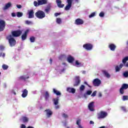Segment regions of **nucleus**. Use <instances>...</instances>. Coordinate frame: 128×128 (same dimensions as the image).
I'll return each mask as SVG.
<instances>
[{
	"label": "nucleus",
	"instance_id": "5fc2aeb1",
	"mask_svg": "<svg viewBox=\"0 0 128 128\" xmlns=\"http://www.w3.org/2000/svg\"><path fill=\"white\" fill-rule=\"evenodd\" d=\"M60 13H58V12H56V13H55V14H54L55 16H60Z\"/></svg>",
	"mask_w": 128,
	"mask_h": 128
},
{
	"label": "nucleus",
	"instance_id": "f704fd0d",
	"mask_svg": "<svg viewBox=\"0 0 128 128\" xmlns=\"http://www.w3.org/2000/svg\"><path fill=\"white\" fill-rule=\"evenodd\" d=\"M24 14L22 12H17L16 16L18 18H22V16H23Z\"/></svg>",
	"mask_w": 128,
	"mask_h": 128
},
{
	"label": "nucleus",
	"instance_id": "1a4fd4ad",
	"mask_svg": "<svg viewBox=\"0 0 128 128\" xmlns=\"http://www.w3.org/2000/svg\"><path fill=\"white\" fill-rule=\"evenodd\" d=\"M28 32H30V29H27L25 30L24 34H23L21 36L22 40H26Z\"/></svg>",
	"mask_w": 128,
	"mask_h": 128
},
{
	"label": "nucleus",
	"instance_id": "9d476101",
	"mask_svg": "<svg viewBox=\"0 0 128 128\" xmlns=\"http://www.w3.org/2000/svg\"><path fill=\"white\" fill-rule=\"evenodd\" d=\"M74 0H67L68 4L65 7V10H68L72 8V4Z\"/></svg>",
	"mask_w": 128,
	"mask_h": 128
},
{
	"label": "nucleus",
	"instance_id": "a18cd8bd",
	"mask_svg": "<svg viewBox=\"0 0 128 128\" xmlns=\"http://www.w3.org/2000/svg\"><path fill=\"white\" fill-rule=\"evenodd\" d=\"M96 96V91H94L91 95V96Z\"/></svg>",
	"mask_w": 128,
	"mask_h": 128
},
{
	"label": "nucleus",
	"instance_id": "37998d69",
	"mask_svg": "<svg viewBox=\"0 0 128 128\" xmlns=\"http://www.w3.org/2000/svg\"><path fill=\"white\" fill-rule=\"evenodd\" d=\"M99 16L100 18H102V17L104 16V12H100L99 14Z\"/></svg>",
	"mask_w": 128,
	"mask_h": 128
},
{
	"label": "nucleus",
	"instance_id": "ddd939ff",
	"mask_svg": "<svg viewBox=\"0 0 128 128\" xmlns=\"http://www.w3.org/2000/svg\"><path fill=\"white\" fill-rule=\"evenodd\" d=\"M80 84V76H76L75 77V84H74V86H78Z\"/></svg>",
	"mask_w": 128,
	"mask_h": 128
},
{
	"label": "nucleus",
	"instance_id": "473e14b6",
	"mask_svg": "<svg viewBox=\"0 0 128 128\" xmlns=\"http://www.w3.org/2000/svg\"><path fill=\"white\" fill-rule=\"evenodd\" d=\"M86 88V86L84 85H81L80 86V92H84Z\"/></svg>",
	"mask_w": 128,
	"mask_h": 128
},
{
	"label": "nucleus",
	"instance_id": "a211bd4d",
	"mask_svg": "<svg viewBox=\"0 0 128 128\" xmlns=\"http://www.w3.org/2000/svg\"><path fill=\"white\" fill-rule=\"evenodd\" d=\"M108 48H110V50H112V52H114L116 48V46L114 44H109Z\"/></svg>",
	"mask_w": 128,
	"mask_h": 128
},
{
	"label": "nucleus",
	"instance_id": "423d86ee",
	"mask_svg": "<svg viewBox=\"0 0 128 128\" xmlns=\"http://www.w3.org/2000/svg\"><path fill=\"white\" fill-rule=\"evenodd\" d=\"M83 48L86 50H92L94 46L92 44H86L83 45Z\"/></svg>",
	"mask_w": 128,
	"mask_h": 128
},
{
	"label": "nucleus",
	"instance_id": "a878e982",
	"mask_svg": "<svg viewBox=\"0 0 128 128\" xmlns=\"http://www.w3.org/2000/svg\"><path fill=\"white\" fill-rule=\"evenodd\" d=\"M52 8V5L50 4H48L46 8L44 10V11L46 12H50V8Z\"/></svg>",
	"mask_w": 128,
	"mask_h": 128
},
{
	"label": "nucleus",
	"instance_id": "864d4df0",
	"mask_svg": "<svg viewBox=\"0 0 128 128\" xmlns=\"http://www.w3.org/2000/svg\"><path fill=\"white\" fill-rule=\"evenodd\" d=\"M12 16L13 18H14L15 16H16V13L12 12Z\"/></svg>",
	"mask_w": 128,
	"mask_h": 128
},
{
	"label": "nucleus",
	"instance_id": "e433bc0d",
	"mask_svg": "<svg viewBox=\"0 0 128 128\" xmlns=\"http://www.w3.org/2000/svg\"><path fill=\"white\" fill-rule=\"evenodd\" d=\"M2 68L3 70H7L8 68V66L6 64H4L2 66Z\"/></svg>",
	"mask_w": 128,
	"mask_h": 128
},
{
	"label": "nucleus",
	"instance_id": "0eeeda50",
	"mask_svg": "<svg viewBox=\"0 0 128 128\" xmlns=\"http://www.w3.org/2000/svg\"><path fill=\"white\" fill-rule=\"evenodd\" d=\"M6 28V21L0 20V32H4Z\"/></svg>",
	"mask_w": 128,
	"mask_h": 128
},
{
	"label": "nucleus",
	"instance_id": "f8f14e48",
	"mask_svg": "<svg viewBox=\"0 0 128 128\" xmlns=\"http://www.w3.org/2000/svg\"><path fill=\"white\" fill-rule=\"evenodd\" d=\"M58 97H57L56 98L53 99V102H54V104L55 106V108L56 110H58L60 108V106L58 105Z\"/></svg>",
	"mask_w": 128,
	"mask_h": 128
},
{
	"label": "nucleus",
	"instance_id": "052dcab7",
	"mask_svg": "<svg viewBox=\"0 0 128 128\" xmlns=\"http://www.w3.org/2000/svg\"><path fill=\"white\" fill-rule=\"evenodd\" d=\"M50 64H52V58H50Z\"/></svg>",
	"mask_w": 128,
	"mask_h": 128
},
{
	"label": "nucleus",
	"instance_id": "20e7f679",
	"mask_svg": "<svg viewBox=\"0 0 128 128\" xmlns=\"http://www.w3.org/2000/svg\"><path fill=\"white\" fill-rule=\"evenodd\" d=\"M11 34H12V37L18 38V36H20V35L22 34V32L20 30H17L12 31Z\"/></svg>",
	"mask_w": 128,
	"mask_h": 128
},
{
	"label": "nucleus",
	"instance_id": "4be33fe9",
	"mask_svg": "<svg viewBox=\"0 0 128 128\" xmlns=\"http://www.w3.org/2000/svg\"><path fill=\"white\" fill-rule=\"evenodd\" d=\"M67 92L72 94H76V89L74 88H68L66 89Z\"/></svg>",
	"mask_w": 128,
	"mask_h": 128
},
{
	"label": "nucleus",
	"instance_id": "bf43d9fd",
	"mask_svg": "<svg viewBox=\"0 0 128 128\" xmlns=\"http://www.w3.org/2000/svg\"><path fill=\"white\" fill-rule=\"evenodd\" d=\"M90 124H94V121L90 120Z\"/></svg>",
	"mask_w": 128,
	"mask_h": 128
},
{
	"label": "nucleus",
	"instance_id": "4468645a",
	"mask_svg": "<svg viewBox=\"0 0 128 128\" xmlns=\"http://www.w3.org/2000/svg\"><path fill=\"white\" fill-rule=\"evenodd\" d=\"M94 102H90L88 106V108L90 110V112H94Z\"/></svg>",
	"mask_w": 128,
	"mask_h": 128
},
{
	"label": "nucleus",
	"instance_id": "49530a36",
	"mask_svg": "<svg viewBox=\"0 0 128 128\" xmlns=\"http://www.w3.org/2000/svg\"><path fill=\"white\" fill-rule=\"evenodd\" d=\"M121 110H123V112H126V107H124V106H122Z\"/></svg>",
	"mask_w": 128,
	"mask_h": 128
},
{
	"label": "nucleus",
	"instance_id": "bb28decb",
	"mask_svg": "<svg viewBox=\"0 0 128 128\" xmlns=\"http://www.w3.org/2000/svg\"><path fill=\"white\" fill-rule=\"evenodd\" d=\"M53 92L56 94V96H60L62 93L58 91V90H56L55 88H53Z\"/></svg>",
	"mask_w": 128,
	"mask_h": 128
},
{
	"label": "nucleus",
	"instance_id": "9b49d317",
	"mask_svg": "<svg viewBox=\"0 0 128 128\" xmlns=\"http://www.w3.org/2000/svg\"><path fill=\"white\" fill-rule=\"evenodd\" d=\"M84 22L81 18H78L76 20L74 24L77 26H82V24H84Z\"/></svg>",
	"mask_w": 128,
	"mask_h": 128
},
{
	"label": "nucleus",
	"instance_id": "39448f33",
	"mask_svg": "<svg viewBox=\"0 0 128 128\" xmlns=\"http://www.w3.org/2000/svg\"><path fill=\"white\" fill-rule=\"evenodd\" d=\"M128 84H123L120 89V94H124V90H128Z\"/></svg>",
	"mask_w": 128,
	"mask_h": 128
},
{
	"label": "nucleus",
	"instance_id": "69168bd1",
	"mask_svg": "<svg viewBox=\"0 0 128 128\" xmlns=\"http://www.w3.org/2000/svg\"><path fill=\"white\" fill-rule=\"evenodd\" d=\"M2 52H0V57H2Z\"/></svg>",
	"mask_w": 128,
	"mask_h": 128
},
{
	"label": "nucleus",
	"instance_id": "e2e57ef3",
	"mask_svg": "<svg viewBox=\"0 0 128 128\" xmlns=\"http://www.w3.org/2000/svg\"><path fill=\"white\" fill-rule=\"evenodd\" d=\"M78 128H84V127H82V125H79Z\"/></svg>",
	"mask_w": 128,
	"mask_h": 128
},
{
	"label": "nucleus",
	"instance_id": "b1692460",
	"mask_svg": "<svg viewBox=\"0 0 128 128\" xmlns=\"http://www.w3.org/2000/svg\"><path fill=\"white\" fill-rule=\"evenodd\" d=\"M28 90H26V89H24L22 91V98H26V96H28Z\"/></svg>",
	"mask_w": 128,
	"mask_h": 128
},
{
	"label": "nucleus",
	"instance_id": "72a5a7b5",
	"mask_svg": "<svg viewBox=\"0 0 128 128\" xmlns=\"http://www.w3.org/2000/svg\"><path fill=\"white\" fill-rule=\"evenodd\" d=\"M128 60V56L125 57L122 60V62H123L124 64H126V61Z\"/></svg>",
	"mask_w": 128,
	"mask_h": 128
},
{
	"label": "nucleus",
	"instance_id": "4c0bfd02",
	"mask_svg": "<svg viewBox=\"0 0 128 128\" xmlns=\"http://www.w3.org/2000/svg\"><path fill=\"white\" fill-rule=\"evenodd\" d=\"M123 76L124 78H128V71H126V72H124L123 74Z\"/></svg>",
	"mask_w": 128,
	"mask_h": 128
},
{
	"label": "nucleus",
	"instance_id": "8fccbe9b",
	"mask_svg": "<svg viewBox=\"0 0 128 128\" xmlns=\"http://www.w3.org/2000/svg\"><path fill=\"white\" fill-rule=\"evenodd\" d=\"M25 23L26 24H32V22L29 20H26L25 22Z\"/></svg>",
	"mask_w": 128,
	"mask_h": 128
},
{
	"label": "nucleus",
	"instance_id": "3c124183",
	"mask_svg": "<svg viewBox=\"0 0 128 128\" xmlns=\"http://www.w3.org/2000/svg\"><path fill=\"white\" fill-rule=\"evenodd\" d=\"M0 50H4V46L2 45L0 46Z\"/></svg>",
	"mask_w": 128,
	"mask_h": 128
},
{
	"label": "nucleus",
	"instance_id": "c03bdc74",
	"mask_svg": "<svg viewBox=\"0 0 128 128\" xmlns=\"http://www.w3.org/2000/svg\"><path fill=\"white\" fill-rule=\"evenodd\" d=\"M92 90H88L86 92V94H88V96H90V94H92Z\"/></svg>",
	"mask_w": 128,
	"mask_h": 128
},
{
	"label": "nucleus",
	"instance_id": "09e8293b",
	"mask_svg": "<svg viewBox=\"0 0 128 128\" xmlns=\"http://www.w3.org/2000/svg\"><path fill=\"white\" fill-rule=\"evenodd\" d=\"M62 116H63V118H68V114L64 113L62 114Z\"/></svg>",
	"mask_w": 128,
	"mask_h": 128
},
{
	"label": "nucleus",
	"instance_id": "6e6552de",
	"mask_svg": "<svg viewBox=\"0 0 128 128\" xmlns=\"http://www.w3.org/2000/svg\"><path fill=\"white\" fill-rule=\"evenodd\" d=\"M92 84L94 86H100V84H102V81L98 78H96L94 80Z\"/></svg>",
	"mask_w": 128,
	"mask_h": 128
},
{
	"label": "nucleus",
	"instance_id": "13d9d810",
	"mask_svg": "<svg viewBox=\"0 0 128 128\" xmlns=\"http://www.w3.org/2000/svg\"><path fill=\"white\" fill-rule=\"evenodd\" d=\"M102 93L100 92L98 94V96L99 98H102Z\"/></svg>",
	"mask_w": 128,
	"mask_h": 128
},
{
	"label": "nucleus",
	"instance_id": "c9c22d12",
	"mask_svg": "<svg viewBox=\"0 0 128 128\" xmlns=\"http://www.w3.org/2000/svg\"><path fill=\"white\" fill-rule=\"evenodd\" d=\"M56 22L58 24H62V19L60 18H57L56 19Z\"/></svg>",
	"mask_w": 128,
	"mask_h": 128
},
{
	"label": "nucleus",
	"instance_id": "412c9836",
	"mask_svg": "<svg viewBox=\"0 0 128 128\" xmlns=\"http://www.w3.org/2000/svg\"><path fill=\"white\" fill-rule=\"evenodd\" d=\"M122 66H124V64H120V66H117L115 67L116 72H120L121 68H122Z\"/></svg>",
	"mask_w": 128,
	"mask_h": 128
},
{
	"label": "nucleus",
	"instance_id": "79ce46f5",
	"mask_svg": "<svg viewBox=\"0 0 128 128\" xmlns=\"http://www.w3.org/2000/svg\"><path fill=\"white\" fill-rule=\"evenodd\" d=\"M80 122H81L80 120H76V124L77 126H80Z\"/></svg>",
	"mask_w": 128,
	"mask_h": 128
},
{
	"label": "nucleus",
	"instance_id": "393cba45",
	"mask_svg": "<svg viewBox=\"0 0 128 128\" xmlns=\"http://www.w3.org/2000/svg\"><path fill=\"white\" fill-rule=\"evenodd\" d=\"M102 72L104 74L105 76L108 78H110V74H108L106 70H103Z\"/></svg>",
	"mask_w": 128,
	"mask_h": 128
},
{
	"label": "nucleus",
	"instance_id": "7c9ffc66",
	"mask_svg": "<svg viewBox=\"0 0 128 128\" xmlns=\"http://www.w3.org/2000/svg\"><path fill=\"white\" fill-rule=\"evenodd\" d=\"M76 66L77 68H80V66H82V63L78 62V60H76L75 62Z\"/></svg>",
	"mask_w": 128,
	"mask_h": 128
},
{
	"label": "nucleus",
	"instance_id": "680f3d73",
	"mask_svg": "<svg viewBox=\"0 0 128 128\" xmlns=\"http://www.w3.org/2000/svg\"><path fill=\"white\" fill-rule=\"evenodd\" d=\"M2 56L3 58H4V56H6V54H5L4 53H3V54H2Z\"/></svg>",
	"mask_w": 128,
	"mask_h": 128
},
{
	"label": "nucleus",
	"instance_id": "2f4dec72",
	"mask_svg": "<svg viewBox=\"0 0 128 128\" xmlns=\"http://www.w3.org/2000/svg\"><path fill=\"white\" fill-rule=\"evenodd\" d=\"M30 42H36V38L34 36H32L30 38Z\"/></svg>",
	"mask_w": 128,
	"mask_h": 128
},
{
	"label": "nucleus",
	"instance_id": "aec40b11",
	"mask_svg": "<svg viewBox=\"0 0 128 128\" xmlns=\"http://www.w3.org/2000/svg\"><path fill=\"white\" fill-rule=\"evenodd\" d=\"M39 6H42V4H48V0H38Z\"/></svg>",
	"mask_w": 128,
	"mask_h": 128
},
{
	"label": "nucleus",
	"instance_id": "5701e85b",
	"mask_svg": "<svg viewBox=\"0 0 128 128\" xmlns=\"http://www.w3.org/2000/svg\"><path fill=\"white\" fill-rule=\"evenodd\" d=\"M12 6V3L10 2H9L6 4L5 6L3 8V10H8V8H10Z\"/></svg>",
	"mask_w": 128,
	"mask_h": 128
},
{
	"label": "nucleus",
	"instance_id": "2eb2a0df",
	"mask_svg": "<svg viewBox=\"0 0 128 128\" xmlns=\"http://www.w3.org/2000/svg\"><path fill=\"white\" fill-rule=\"evenodd\" d=\"M44 112L46 113V115L48 118H50L52 115V112L50 109H47L44 110Z\"/></svg>",
	"mask_w": 128,
	"mask_h": 128
},
{
	"label": "nucleus",
	"instance_id": "ea45409f",
	"mask_svg": "<svg viewBox=\"0 0 128 128\" xmlns=\"http://www.w3.org/2000/svg\"><path fill=\"white\" fill-rule=\"evenodd\" d=\"M122 100H128V96H124L122 98Z\"/></svg>",
	"mask_w": 128,
	"mask_h": 128
},
{
	"label": "nucleus",
	"instance_id": "6ab92c4d",
	"mask_svg": "<svg viewBox=\"0 0 128 128\" xmlns=\"http://www.w3.org/2000/svg\"><path fill=\"white\" fill-rule=\"evenodd\" d=\"M34 10H31L28 12V18H34Z\"/></svg>",
	"mask_w": 128,
	"mask_h": 128
},
{
	"label": "nucleus",
	"instance_id": "774afa93",
	"mask_svg": "<svg viewBox=\"0 0 128 128\" xmlns=\"http://www.w3.org/2000/svg\"><path fill=\"white\" fill-rule=\"evenodd\" d=\"M14 94H15V95L16 94V92H14Z\"/></svg>",
	"mask_w": 128,
	"mask_h": 128
},
{
	"label": "nucleus",
	"instance_id": "0e129e2a",
	"mask_svg": "<svg viewBox=\"0 0 128 128\" xmlns=\"http://www.w3.org/2000/svg\"><path fill=\"white\" fill-rule=\"evenodd\" d=\"M86 71H82V74H86Z\"/></svg>",
	"mask_w": 128,
	"mask_h": 128
},
{
	"label": "nucleus",
	"instance_id": "338daca9",
	"mask_svg": "<svg viewBox=\"0 0 128 128\" xmlns=\"http://www.w3.org/2000/svg\"><path fill=\"white\" fill-rule=\"evenodd\" d=\"M126 44H127V46H128V40L126 42Z\"/></svg>",
	"mask_w": 128,
	"mask_h": 128
},
{
	"label": "nucleus",
	"instance_id": "cd10ccee",
	"mask_svg": "<svg viewBox=\"0 0 128 128\" xmlns=\"http://www.w3.org/2000/svg\"><path fill=\"white\" fill-rule=\"evenodd\" d=\"M48 98H50V94L48 91H46L44 95V98L46 100H48Z\"/></svg>",
	"mask_w": 128,
	"mask_h": 128
},
{
	"label": "nucleus",
	"instance_id": "603ef678",
	"mask_svg": "<svg viewBox=\"0 0 128 128\" xmlns=\"http://www.w3.org/2000/svg\"><path fill=\"white\" fill-rule=\"evenodd\" d=\"M84 84H86V86H88V88H92V86H90L88 82H84Z\"/></svg>",
	"mask_w": 128,
	"mask_h": 128
},
{
	"label": "nucleus",
	"instance_id": "f257e3e1",
	"mask_svg": "<svg viewBox=\"0 0 128 128\" xmlns=\"http://www.w3.org/2000/svg\"><path fill=\"white\" fill-rule=\"evenodd\" d=\"M6 40H8L10 46L12 47L16 46V40L14 38L12 37V34H10L6 36Z\"/></svg>",
	"mask_w": 128,
	"mask_h": 128
},
{
	"label": "nucleus",
	"instance_id": "58836bf2",
	"mask_svg": "<svg viewBox=\"0 0 128 128\" xmlns=\"http://www.w3.org/2000/svg\"><path fill=\"white\" fill-rule=\"evenodd\" d=\"M96 16V12H93L90 15H89V18H94V16Z\"/></svg>",
	"mask_w": 128,
	"mask_h": 128
},
{
	"label": "nucleus",
	"instance_id": "6e6d98bb",
	"mask_svg": "<svg viewBox=\"0 0 128 128\" xmlns=\"http://www.w3.org/2000/svg\"><path fill=\"white\" fill-rule=\"evenodd\" d=\"M18 8H22V5H16Z\"/></svg>",
	"mask_w": 128,
	"mask_h": 128
},
{
	"label": "nucleus",
	"instance_id": "de8ad7c7",
	"mask_svg": "<svg viewBox=\"0 0 128 128\" xmlns=\"http://www.w3.org/2000/svg\"><path fill=\"white\" fill-rule=\"evenodd\" d=\"M66 58V55L64 54H62V55H60V56L59 57V58L60 60H62V58Z\"/></svg>",
	"mask_w": 128,
	"mask_h": 128
},
{
	"label": "nucleus",
	"instance_id": "a19ab883",
	"mask_svg": "<svg viewBox=\"0 0 128 128\" xmlns=\"http://www.w3.org/2000/svg\"><path fill=\"white\" fill-rule=\"evenodd\" d=\"M34 6H40V4H38V2L34 1Z\"/></svg>",
	"mask_w": 128,
	"mask_h": 128
},
{
	"label": "nucleus",
	"instance_id": "c756f323",
	"mask_svg": "<svg viewBox=\"0 0 128 128\" xmlns=\"http://www.w3.org/2000/svg\"><path fill=\"white\" fill-rule=\"evenodd\" d=\"M20 80H26L28 78H30V76H28L26 78L24 77V76H20L19 78Z\"/></svg>",
	"mask_w": 128,
	"mask_h": 128
},
{
	"label": "nucleus",
	"instance_id": "dca6fc26",
	"mask_svg": "<svg viewBox=\"0 0 128 128\" xmlns=\"http://www.w3.org/2000/svg\"><path fill=\"white\" fill-rule=\"evenodd\" d=\"M56 2L58 8H62L64 6V4H62V0H56Z\"/></svg>",
	"mask_w": 128,
	"mask_h": 128
},
{
	"label": "nucleus",
	"instance_id": "4d7b16f0",
	"mask_svg": "<svg viewBox=\"0 0 128 128\" xmlns=\"http://www.w3.org/2000/svg\"><path fill=\"white\" fill-rule=\"evenodd\" d=\"M123 66H126V68H128V62H127L126 64H124Z\"/></svg>",
	"mask_w": 128,
	"mask_h": 128
},
{
	"label": "nucleus",
	"instance_id": "f03ea898",
	"mask_svg": "<svg viewBox=\"0 0 128 128\" xmlns=\"http://www.w3.org/2000/svg\"><path fill=\"white\" fill-rule=\"evenodd\" d=\"M108 115V114L106 112L102 110L97 113V118L98 120H102V118H106Z\"/></svg>",
	"mask_w": 128,
	"mask_h": 128
},
{
	"label": "nucleus",
	"instance_id": "7ed1b4c3",
	"mask_svg": "<svg viewBox=\"0 0 128 128\" xmlns=\"http://www.w3.org/2000/svg\"><path fill=\"white\" fill-rule=\"evenodd\" d=\"M35 16L38 18H40V20L46 18V14L42 10H38L35 13Z\"/></svg>",
	"mask_w": 128,
	"mask_h": 128
},
{
	"label": "nucleus",
	"instance_id": "f3484780",
	"mask_svg": "<svg viewBox=\"0 0 128 128\" xmlns=\"http://www.w3.org/2000/svg\"><path fill=\"white\" fill-rule=\"evenodd\" d=\"M74 57H72L70 55H69L67 58V61L70 64H72V62H74Z\"/></svg>",
	"mask_w": 128,
	"mask_h": 128
},
{
	"label": "nucleus",
	"instance_id": "c85d7f7f",
	"mask_svg": "<svg viewBox=\"0 0 128 128\" xmlns=\"http://www.w3.org/2000/svg\"><path fill=\"white\" fill-rule=\"evenodd\" d=\"M22 120L23 122H28V118L26 116L22 117Z\"/></svg>",
	"mask_w": 128,
	"mask_h": 128
}]
</instances>
